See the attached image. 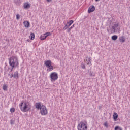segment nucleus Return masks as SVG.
I'll list each match as a JSON object with an SVG mask.
<instances>
[{"mask_svg": "<svg viewBox=\"0 0 130 130\" xmlns=\"http://www.w3.org/2000/svg\"><path fill=\"white\" fill-rule=\"evenodd\" d=\"M9 65L12 69H14L15 67H18L19 62L18 61L17 56H12L9 58Z\"/></svg>", "mask_w": 130, "mask_h": 130, "instance_id": "obj_1", "label": "nucleus"}, {"mask_svg": "<svg viewBox=\"0 0 130 130\" xmlns=\"http://www.w3.org/2000/svg\"><path fill=\"white\" fill-rule=\"evenodd\" d=\"M113 25L112 26V28L109 27L107 28V31L108 33H115L116 30H119V28H117L118 27V24L115 22L113 23Z\"/></svg>", "mask_w": 130, "mask_h": 130, "instance_id": "obj_2", "label": "nucleus"}, {"mask_svg": "<svg viewBox=\"0 0 130 130\" xmlns=\"http://www.w3.org/2000/svg\"><path fill=\"white\" fill-rule=\"evenodd\" d=\"M78 130H87L88 126H87V122L81 121L77 126Z\"/></svg>", "mask_w": 130, "mask_h": 130, "instance_id": "obj_3", "label": "nucleus"}, {"mask_svg": "<svg viewBox=\"0 0 130 130\" xmlns=\"http://www.w3.org/2000/svg\"><path fill=\"white\" fill-rule=\"evenodd\" d=\"M30 109H31V105H30L29 102H26L25 103H24V106L21 108V110L23 112H27V111H29Z\"/></svg>", "mask_w": 130, "mask_h": 130, "instance_id": "obj_4", "label": "nucleus"}, {"mask_svg": "<svg viewBox=\"0 0 130 130\" xmlns=\"http://www.w3.org/2000/svg\"><path fill=\"white\" fill-rule=\"evenodd\" d=\"M50 79L51 82H55L58 79V75L56 72H53L50 74Z\"/></svg>", "mask_w": 130, "mask_h": 130, "instance_id": "obj_5", "label": "nucleus"}, {"mask_svg": "<svg viewBox=\"0 0 130 130\" xmlns=\"http://www.w3.org/2000/svg\"><path fill=\"white\" fill-rule=\"evenodd\" d=\"M40 112L42 115H47L48 113L47 111V109H46V107L44 105H42V108L40 110Z\"/></svg>", "mask_w": 130, "mask_h": 130, "instance_id": "obj_6", "label": "nucleus"}, {"mask_svg": "<svg viewBox=\"0 0 130 130\" xmlns=\"http://www.w3.org/2000/svg\"><path fill=\"white\" fill-rule=\"evenodd\" d=\"M74 23V20H70L69 22H68L65 25V26L63 28L64 30H67L70 26L72 25Z\"/></svg>", "mask_w": 130, "mask_h": 130, "instance_id": "obj_7", "label": "nucleus"}, {"mask_svg": "<svg viewBox=\"0 0 130 130\" xmlns=\"http://www.w3.org/2000/svg\"><path fill=\"white\" fill-rule=\"evenodd\" d=\"M95 6L94 5L90 6L88 10V14H90V13L94 12V11H95Z\"/></svg>", "mask_w": 130, "mask_h": 130, "instance_id": "obj_8", "label": "nucleus"}, {"mask_svg": "<svg viewBox=\"0 0 130 130\" xmlns=\"http://www.w3.org/2000/svg\"><path fill=\"white\" fill-rule=\"evenodd\" d=\"M51 60H48L46 61H45L44 64L46 66L47 68H49L50 67H51Z\"/></svg>", "mask_w": 130, "mask_h": 130, "instance_id": "obj_9", "label": "nucleus"}, {"mask_svg": "<svg viewBox=\"0 0 130 130\" xmlns=\"http://www.w3.org/2000/svg\"><path fill=\"white\" fill-rule=\"evenodd\" d=\"M36 108L38 109V110H41V109L42 108V105H41V102H38L36 103Z\"/></svg>", "mask_w": 130, "mask_h": 130, "instance_id": "obj_10", "label": "nucleus"}, {"mask_svg": "<svg viewBox=\"0 0 130 130\" xmlns=\"http://www.w3.org/2000/svg\"><path fill=\"white\" fill-rule=\"evenodd\" d=\"M23 25L25 28H29L30 27V22L28 21L25 20L23 22Z\"/></svg>", "mask_w": 130, "mask_h": 130, "instance_id": "obj_11", "label": "nucleus"}, {"mask_svg": "<svg viewBox=\"0 0 130 130\" xmlns=\"http://www.w3.org/2000/svg\"><path fill=\"white\" fill-rule=\"evenodd\" d=\"M119 40L120 42H122V43H123V42H125V38H124V36H122L119 37Z\"/></svg>", "mask_w": 130, "mask_h": 130, "instance_id": "obj_12", "label": "nucleus"}, {"mask_svg": "<svg viewBox=\"0 0 130 130\" xmlns=\"http://www.w3.org/2000/svg\"><path fill=\"white\" fill-rule=\"evenodd\" d=\"M113 117L114 121H116V120H117V118H118V114H117V113L114 112Z\"/></svg>", "mask_w": 130, "mask_h": 130, "instance_id": "obj_13", "label": "nucleus"}, {"mask_svg": "<svg viewBox=\"0 0 130 130\" xmlns=\"http://www.w3.org/2000/svg\"><path fill=\"white\" fill-rule=\"evenodd\" d=\"M24 9H29V8H30L31 7V6L29 4H28V3H25L24 4Z\"/></svg>", "mask_w": 130, "mask_h": 130, "instance_id": "obj_14", "label": "nucleus"}, {"mask_svg": "<svg viewBox=\"0 0 130 130\" xmlns=\"http://www.w3.org/2000/svg\"><path fill=\"white\" fill-rule=\"evenodd\" d=\"M13 77L16 79V78H17V79H18V78H19V73H18V71H16L15 72H14V74H13Z\"/></svg>", "mask_w": 130, "mask_h": 130, "instance_id": "obj_15", "label": "nucleus"}, {"mask_svg": "<svg viewBox=\"0 0 130 130\" xmlns=\"http://www.w3.org/2000/svg\"><path fill=\"white\" fill-rule=\"evenodd\" d=\"M29 37H30V40H34V39L35 38V34H34V33H31Z\"/></svg>", "mask_w": 130, "mask_h": 130, "instance_id": "obj_16", "label": "nucleus"}, {"mask_svg": "<svg viewBox=\"0 0 130 130\" xmlns=\"http://www.w3.org/2000/svg\"><path fill=\"white\" fill-rule=\"evenodd\" d=\"M48 69L47 70V72H51L53 70V66L51 65L49 67H47Z\"/></svg>", "mask_w": 130, "mask_h": 130, "instance_id": "obj_17", "label": "nucleus"}, {"mask_svg": "<svg viewBox=\"0 0 130 130\" xmlns=\"http://www.w3.org/2000/svg\"><path fill=\"white\" fill-rule=\"evenodd\" d=\"M111 38H112V40L115 41L117 39V38H118V37L116 35H114L112 36Z\"/></svg>", "mask_w": 130, "mask_h": 130, "instance_id": "obj_18", "label": "nucleus"}, {"mask_svg": "<svg viewBox=\"0 0 130 130\" xmlns=\"http://www.w3.org/2000/svg\"><path fill=\"white\" fill-rule=\"evenodd\" d=\"M41 40H44V39H46V37L45 34L42 35L40 37Z\"/></svg>", "mask_w": 130, "mask_h": 130, "instance_id": "obj_19", "label": "nucleus"}, {"mask_svg": "<svg viewBox=\"0 0 130 130\" xmlns=\"http://www.w3.org/2000/svg\"><path fill=\"white\" fill-rule=\"evenodd\" d=\"M8 88V86H7V85L4 84L3 85V89L4 90V91H7Z\"/></svg>", "mask_w": 130, "mask_h": 130, "instance_id": "obj_20", "label": "nucleus"}, {"mask_svg": "<svg viewBox=\"0 0 130 130\" xmlns=\"http://www.w3.org/2000/svg\"><path fill=\"white\" fill-rule=\"evenodd\" d=\"M10 123L12 125H13V124H15V120L13 119H12L11 120H10Z\"/></svg>", "mask_w": 130, "mask_h": 130, "instance_id": "obj_21", "label": "nucleus"}, {"mask_svg": "<svg viewBox=\"0 0 130 130\" xmlns=\"http://www.w3.org/2000/svg\"><path fill=\"white\" fill-rule=\"evenodd\" d=\"M45 36H46V37H47L48 36H50V35H51V33L50 32H46L44 34Z\"/></svg>", "mask_w": 130, "mask_h": 130, "instance_id": "obj_22", "label": "nucleus"}, {"mask_svg": "<svg viewBox=\"0 0 130 130\" xmlns=\"http://www.w3.org/2000/svg\"><path fill=\"white\" fill-rule=\"evenodd\" d=\"M115 130H122V128L118 126H117L115 127Z\"/></svg>", "mask_w": 130, "mask_h": 130, "instance_id": "obj_23", "label": "nucleus"}, {"mask_svg": "<svg viewBox=\"0 0 130 130\" xmlns=\"http://www.w3.org/2000/svg\"><path fill=\"white\" fill-rule=\"evenodd\" d=\"M87 65H89V64H91L92 65L91 63V57H89V58H88V63H87Z\"/></svg>", "mask_w": 130, "mask_h": 130, "instance_id": "obj_24", "label": "nucleus"}, {"mask_svg": "<svg viewBox=\"0 0 130 130\" xmlns=\"http://www.w3.org/2000/svg\"><path fill=\"white\" fill-rule=\"evenodd\" d=\"M81 68L82 69H83V70H85V69H86V67L85 66V63H81Z\"/></svg>", "mask_w": 130, "mask_h": 130, "instance_id": "obj_25", "label": "nucleus"}, {"mask_svg": "<svg viewBox=\"0 0 130 130\" xmlns=\"http://www.w3.org/2000/svg\"><path fill=\"white\" fill-rule=\"evenodd\" d=\"M104 125L105 126V127H106V128H108V123H107V122H105Z\"/></svg>", "mask_w": 130, "mask_h": 130, "instance_id": "obj_26", "label": "nucleus"}, {"mask_svg": "<svg viewBox=\"0 0 130 130\" xmlns=\"http://www.w3.org/2000/svg\"><path fill=\"white\" fill-rule=\"evenodd\" d=\"M10 112H11V113H13V112H15V108H12L10 109Z\"/></svg>", "mask_w": 130, "mask_h": 130, "instance_id": "obj_27", "label": "nucleus"}, {"mask_svg": "<svg viewBox=\"0 0 130 130\" xmlns=\"http://www.w3.org/2000/svg\"><path fill=\"white\" fill-rule=\"evenodd\" d=\"M20 15L19 14H17L16 15V19H17V20H19L20 19Z\"/></svg>", "mask_w": 130, "mask_h": 130, "instance_id": "obj_28", "label": "nucleus"}, {"mask_svg": "<svg viewBox=\"0 0 130 130\" xmlns=\"http://www.w3.org/2000/svg\"><path fill=\"white\" fill-rule=\"evenodd\" d=\"M23 104H24V103L22 102L21 103H20V104L19 105V106L20 107V109L21 108H23Z\"/></svg>", "mask_w": 130, "mask_h": 130, "instance_id": "obj_29", "label": "nucleus"}, {"mask_svg": "<svg viewBox=\"0 0 130 130\" xmlns=\"http://www.w3.org/2000/svg\"><path fill=\"white\" fill-rule=\"evenodd\" d=\"M72 30L71 27L69 28L68 30H67V32L69 33L70 32H71V30Z\"/></svg>", "mask_w": 130, "mask_h": 130, "instance_id": "obj_30", "label": "nucleus"}, {"mask_svg": "<svg viewBox=\"0 0 130 130\" xmlns=\"http://www.w3.org/2000/svg\"><path fill=\"white\" fill-rule=\"evenodd\" d=\"M13 77H14V74H11L10 75V78H11V79H12V78Z\"/></svg>", "mask_w": 130, "mask_h": 130, "instance_id": "obj_31", "label": "nucleus"}, {"mask_svg": "<svg viewBox=\"0 0 130 130\" xmlns=\"http://www.w3.org/2000/svg\"><path fill=\"white\" fill-rule=\"evenodd\" d=\"M75 27V24H73L70 28L71 29H73V28H74Z\"/></svg>", "mask_w": 130, "mask_h": 130, "instance_id": "obj_32", "label": "nucleus"}, {"mask_svg": "<svg viewBox=\"0 0 130 130\" xmlns=\"http://www.w3.org/2000/svg\"><path fill=\"white\" fill-rule=\"evenodd\" d=\"M52 0H47V2H48V3L51 2Z\"/></svg>", "mask_w": 130, "mask_h": 130, "instance_id": "obj_33", "label": "nucleus"}, {"mask_svg": "<svg viewBox=\"0 0 130 130\" xmlns=\"http://www.w3.org/2000/svg\"><path fill=\"white\" fill-rule=\"evenodd\" d=\"M14 69H13V68L12 67H11V71H10V72H13V70Z\"/></svg>", "mask_w": 130, "mask_h": 130, "instance_id": "obj_34", "label": "nucleus"}, {"mask_svg": "<svg viewBox=\"0 0 130 130\" xmlns=\"http://www.w3.org/2000/svg\"><path fill=\"white\" fill-rule=\"evenodd\" d=\"M27 42H30V40L29 39H27Z\"/></svg>", "mask_w": 130, "mask_h": 130, "instance_id": "obj_35", "label": "nucleus"}, {"mask_svg": "<svg viewBox=\"0 0 130 130\" xmlns=\"http://www.w3.org/2000/svg\"><path fill=\"white\" fill-rule=\"evenodd\" d=\"M15 3H17L18 2V0H14Z\"/></svg>", "mask_w": 130, "mask_h": 130, "instance_id": "obj_36", "label": "nucleus"}, {"mask_svg": "<svg viewBox=\"0 0 130 130\" xmlns=\"http://www.w3.org/2000/svg\"><path fill=\"white\" fill-rule=\"evenodd\" d=\"M95 2H99V1H100V0H95Z\"/></svg>", "mask_w": 130, "mask_h": 130, "instance_id": "obj_37", "label": "nucleus"}, {"mask_svg": "<svg viewBox=\"0 0 130 130\" xmlns=\"http://www.w3.org/2000/svg\"><path fill=\"white\" fill-rule=\"evenodd\" d=\"M19 2H20V0H19Z\"/></svg>", "mask_w": 130, "mask_h": 130, "instance_id": "obj_38", "label": "nucleus"}]
</instances>
